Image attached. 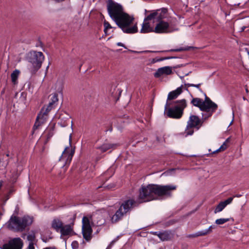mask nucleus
<instances>
[{"instance_id": "nucleus-47", "label": "nucleus", "mask_w": 249, "mask_h": 249, "mask_svg": "<svg viewBox=\"0 0 249 249\" xmlns=\"http://www.w3.org/2000/svg\"><path fill=\"white\" fill-rule=\"evenodd\" d=\"M108 130L110 131V132H111L112 131V127L111 126L109 129H108Z\"/></svg>"}, {"instance_id": "nucleus-4", "label": "nucleus", "mask_w": 249, "mask_h": 249, "mask_svg": "<svg viewBox=\"0 0 249 249\" xmlns=\"http://www.w3.org/2000/svg\"><path fill=\"white\" fill-rule=\"evenodd\" d=\"M170 105V103L168 104L167 102L164 107V111L166 112L168 117L174 119L180 118L184 108L187 107L186 100L184 99L177 100L174 102V105L172 107L168 108Z\"/></svg>"}, {"instance_id": "nucleus-9", "label": "nucleus", "mask_w": 249, "mask_h": 249, "mask_svg": "<svg viewBox=\"0 0 249 249\" xmlns=\"http://www.w3.org/2000/svg\"><path fill=\"white\" fill-rule=\"evenodd\" d=\"M91 216H84L82 219V233L84 238L88 242L92 238V230L90 222Z\"/></svg>"}, {"instance_id": "nucleus-7", "label": "nucleus", "mask_w": 249, "mask_h": 249, "mask_svg": "<svg viewBox=\"0 0 249 249\" xmlns=\"http://www.w3.org/2000/svg\"><path fill=\"white\" fill-rule=\"evenodd\" d=\"M191 103L193 106L198 107L202 111L209 112L212 109V111L214 112L217 108V105L206 94L204 100L199 98H193Z\"/></svg>"}, {"instance_id": "nucleus-15", "label": "nucleus", "mask_w": 249, "mask_h": 249, "mask_svg": "<svg viewBox=\"0 0 249 249\" xmlns=\"http://www.w3.org/2000/svg\"><path fill=\"white\" fill-rule=\"evenodd\" d=\"M51 96V101L49 103L45 111L44 112V114H48V112L51 111L52 108L54 107L55 104L58 102V94L56 93H54L50 95Z\"/></svg>"}, {"instance_id": "nucleus-42", "label": "nucleus", "mask_w": 249, "mask_h": 249, "mask_svg": "<svg viewBox=\"0 0 249 249\" xmlns=\"http://www.w3.org/2000/svg\"><path fill=\"white\" fill-rule=\"evenodd\" d=\"M117 45L118 46L123 47L125 49H126V47L125 46V45L124 44H123L122 43H121V42H118L117 43Z\"/></svg>"}, {"instance_id": "nucleus-8", "label": "nucleus", "mask_w": 249, "mask_h": 249, "mask_svg": "<svg viewBox=\"0 0 249 249\" xmlns=\"http://www.w3.org/2000/svg\"><path fill=\"white\" fill-rule=\"evenodd\" d=\"M202 125L203 121L201 119L196 115H191L187 121V126L185 130L186 135H193L194 132L193 128H196L197 130H198Z\"/></svg>"}, {"instance_id": "nucleus-25", "label": "nucleus", "mask_w": 249, "mask_h": 249, "mask_svg": "<svg viewBox=\"0 0 249 249\" xmlns=\"http://www.w3.org/2000/svg\"><path fill=\"white\" fill-rule=\"evenodd\" d=\"M118 145V144L104 143L97 148L100 149L102 152H105L111 148H116Z\"/></svg>"}, {"instance_id": "nucleus-26", "label": "nucleus", "mask_w": 249, "mask_h": 249, "mask_svg": "<svg viewBox=\"0 0 249 249\" xmlns=\"http://www.w3.org/2000/svg\"><path fill=\"white\" fill-rule=\"evenodd\" d=\"M20 71L18 70H14L11 74L12 82L13 84H16L19 76Z\"/></svg>"}, {"instance_id": "nucleus-3", "label": "nucleus", "mask_w": 249, "mask_h": 249, "mask_svg": "<svg viewBox=\"0 0 249 249\" xmlns=\"http://www.w3.org/2000/svg\"><path fill=\"white\" fill-rule=\"evenodd\" d=\"M33 222V218L28 215L20 217L12 215L6 223L7 227L15 232H22L27 226L31 225Z\"/></svg>"}, {"instance_id": "nucleus-37", "label": "nucleus", "mask_w": 249, "mask_h": 249, "mask_svg": "<svg viewBox=\"0 0 249 249\" xmlns=\"http://www.w3.org/2000/svg\"><path fill=\"white\" fill-rule=\"evenodd\" d=\"M106 222L105 219L104 218H102L101 219H100L99 221H98L96 222V224L98 226H101L103 224H104Z\"/></svg>"}, {"instance_id": "nucleus-18", "label": "nucleus", "mask_w": 249, "mask_h": 249, "mask_svg": "<svg viewBox=\"0 0 249 249\" xmlns=\"http://www.w3.org/2000/svg\"><path fill=\"white\" fill-rule=\"evenodd\" d=\"M172 73V70L171 67L166 66L158 69L157 71L154 73V76L158 78L164 74L170 75Z\"/></svg>"}, {"instance_id": "nucleus-2", "label": "nucleus", "mask_w": 249, "mask_h": 249, "mask_svg": "<svg viewBox=\"0 0 249 249\" xmlns=\"http://www.w3.org/2000/svg\"><path fill=\"white\" fill-rule=\"evenodd\" d=\"M175 185H160L151 184L142 186L139 190L138 198L141 202H145L158 199L159 197H170L172 192L177 189Z\"/></svg>"}, {"instance_id": "nucleus-31", "label": "nucleus", "mask_w": 249, "mask_h": 249, "mask_svg": "<svg viewBox=\"0 0 249 249\" xmlns=\"http://www.w3.org/2000/svg\"><path fill=\"white\" fill-rule=\"evenodd\" d=\"M27 238L28 240L30 241V243H34L36 239L35 234L34 233L29 234L27 235Z\"/></svg>"}, {"instance_id": "nucleus-46", "label": "nucleus", "mask_w": 249, "mask_h": 249, "mask_svg": "<svg viewBox=\"0 0 249 249\" xmlns=\"http://www.w3.org/2000/svg\"><path fill=\"white\" fill-rule=\"evenodd\" d=\"M241 196H242V195L238 194V195H235V196H234V197H241Z\"/></svg>"}, {"instance_id": "nucleus-51", "label": "nucleus", "mask_w": 249, "mask_h": 249, "mask_svg": "<svg viewBox=\"0 0 249 249\" xmlns=\"http://www.w3.org/2000/svg\"><path fill=\"white\" fill-rule=\"evenodd\" d=\"M186 89V90H188V89H187V88H186V89Z\"/></svg>"}, {"instance_id": "nucleus-21", "label": "nucleus", "mask_w": 249, "mask_h": 249, "mask_svg": "<svg viewBox=\"0 0 249 249\" xmlns=\"http://www.w3.org/2000/svg\"><path fill=\"white\" fill-rule=\"evenodd\" d=\"M173 234L171 231H165L160 232L158 235L159 238L162 241H168L172 239Z\"/></svg>"}, {"instance_id": "nucleus-27", "label": "nucleus", "mask_w": 249, "mask_h": 249, "mask_svg": "<svg viewBox=\"0 0 249 249\" xmlns=\"http://www.w3.org/2000/svg\"><path fill=\"white\" fill-rule=\"evenodd\" d=\"M229 138H228L226 141L221 145V146L217 150L213 151L212 153L210 154V155H213V154L217 153L219 151H223L226 149L228 146L226 144V142L229 141Z\"/></svg>"}, {"instance_id": "nucleus-48", "label": "nucleus", "mask_w": 249, "mask_h": 249, "mask_svg": "<svg viewBox=\"0 0 249 249\" xmlns=\"http://www.w3.org/2000/svg\"><path fill=\"white\" fill-rule=\"evenodd\" d=\"M6 156L7 157H9V154L8 153L6 154Z\"/></svg>"}, {"instance_id": "nucleus-20", "label": "nucleus", "mask_w": 249, "mask_h": 249, "mask_svg": "<svg viewBox=\"0 0 249 249\" xmlns=\"http://www.w3.org/2000/svg\"><path fill=\"white\" fill-rule=\"evenodd\" d=\"M149 20L144 19V22L142 23V29H141L140 32L141 33H148L150 32H154V28L151 27L149 22L147 21Z\"/></svg>"}, {"instance_id": "nucleus-17", "label": "nucleus", "mask_w": 249, "mask_h": 249, "mask_svg": "<svg viewBox=\"0 0 249 249\" xmlns=\"http://www.w3.org/2000/svg\"><path fill=\"white\" fill-rule=\"evenodd\" d=\"M233 197H230L224 201L220 202L215 207L214 213H216L221 212L227 205L230 204L232 201Z\"/></svg>"}, {"instance_id": "nucleus-10", "label": "nucleus", "mask_w": 249, "mask_h": 249, "mask_svg": "<svg viewBox=\"0 0 249 249\" xmlns=\"http://www.w3.org/2000/svg\"><path fill=\"white\" fill-rule=\"evenodd\" d=\"M167 17V9L165 8L157 9L151 11L150 14L145 18V20H153V22L156 20L157 22L159 21H164L163 19Z\"/></svg>"}, {"instance_id": "nucleus-11", "label": "nucleus", "mask_w": 249, "mask_h": 249, "mask_svg": "<svg viewBox=\"0 0 249 249\" xmlns=\"http://www.w3.org/2000/svg\"><path fill=\"white\" fill-rule=\"evenodd\" d=\"M175 30H178V29H173L168 22L164 21L158 22L154 28V32L158 34L169 33Z\"/></svg>"}, {"instance_id": "nucleus-13", "label": "nucleus", "mask_w": 249, "mask_h": 249, "mask_svg": "<svg viewBox=\"0 0 249 249\" xmlns=\"http://www.w3.org/2000/svg\"><path fill=\"white\" fill-rule=\"evenodd\" d=\"M22 240L19 237L10 240L8 244H4L2 249H22Z\"/></svg>"}, {"instance_id": "nucleus-49", "label": "nucleus", "mask_w": 249, "mask_h": 249, "mask_svg": "<svg viewBox=\"0 0 249 249\" xmlns=\"http://www.w3.org/2000/svg\"><path fill=\"white\" fill-rule=\"evenodd\" d=\"M71 127H72V121H71Z\"/></svg>"}, {"instance_id": "nucleus-35", "label": "nucleus", "mask_w": 249, "mask_h": 249, "mask_svg": "<svg viewBox=\"0 0 249 249\" xmlns=\"http://www.w3.org/2000/svg\"><path fill=\"white\" fill-rule=\"evenodd\" d=\"M115 185L114 183H112V184H110L108 185H106L105 183H104L103 184L102 187H104V188H107L108 189H112V188H113L114 187H115Z\"/></svg>"}, {"instance_id": "nucleus-43", "label": "nucleus", "mask_w": 249, "mask_h": 249, "mask_svg": "<svg viewBox=\"0 0 249 249\" xmlns=\"http://www.w3.org/2000/svg\"><path fill=\"white\" fill-rule=\"evenodd\" d=\"M246 28V26H243V27H241V30H240V31H241V32H243V31H244V30L245 29V28Z\"/></svg>"}, {"instance_id": "nucleus-28", "label": "nucleus", "mask_w": 249, "mask_h": 249, "mask_svg": "<svg viewBox=\"0 0 249 249\" xmlns=\"http://www.w3.org/2000/svg\"><path fill=\"white\" fill-rule=\"evenodd\" d=\"M206 114L202 113V118L201 119L202 121H203V123L204 121H205L208 118L211 117L213 113V112L212 109L209 112H206Z\"/></svg>"}, {"instance_id": "nucleus-45", "label": "nucleus", "mask_w": 249, "mask_h": 249, "mask_svg": "<svg viewBox=\"0 0 249 249\" xmlns=\"http://www.w3.org/2000/svg\"><path fill=\"white\" fill-rule=\"evenodd\" d=\"M159 232H160L156 231V232H154L153 233V234H154V235H157V236H158V235H159Z\"/></svg>"}, {"instance_id": "nucleus-12", "label": "nucleus", "mask_w": 249, "mask_h": 249, "mask_svg": "<svg viewBox=\"0 0 249 249\" xmlns=\"http://www.w3.org/2000/svg\"><path fill=\"white\" fill-rule=\"evenodd\" d=\"M69 150L70 149L68 147H66L59 159V161L60 162H63L65 163L63 166L69 165L71 161L74 153V149L72 150L71 149L70 152Z\"/></svg>"}, {"instance_id": "nucleus-16", "label": "nucleus", "mask_w": 249, "mask_h": 249, "mask_svg": "<svg viewBox=\"0 0 249 249\" xmlns=\"http://www.w3.org/2000/svg\"><path fill=\"white\" fill-rule=\"evenodd\" d=\"M47 116V114H44V112L43 113H40L37 115L36 119V121L33 126L34 131L37 129L39 126L44 123L45 120L46 119Z\"/></svg>"}, {"instance_id": "nucleus-36", "label": "nucleus", "mask_w": 249, "mask_h": 249, "mask_svg": "<svg viewBox=\"0 0 249 249\" xmlns=\"http://www.w3.org/2000/svg\"><path fill=\"white\" fill-rule=\"evenodd\" d=\"M79 244L77 241H74L71 243V247L73 249H77L78 248Z\"/></svg>"}, {"instance_id": "nucleus-30", "label": "nucleus", "mask_w": 249, "mask_h": 249, "mask_svg": "<svg viewBox=\"0 0 249 249\" xmlns=\"http://www.w3.org/2000/svg\"><path fill=\"white\" fill-rule=\"evenodd\" d=\"M176 58V57H173V56H169V57H162V58H155L153 59L152 62L156 63V62L161 61H162L164 60L169 59H172V58Z\"/></svg>"}, {"instance_id": "nucleus-23", "label": "nucleus", "mask_w": 249, "mask_h": 249, "mask_svg": "<svg viewBox=\"0 0 249 249\" xmlns=\"http://www.w3.org/2000/svg\"><path fill=\"white\" fill-rule=\"evenodd\" d=\"M213 226H211L208 229L204 231H199L195 234L189 235V237H196L199 236H204L211 233L212 231V229L213 228Z\"/></svg>"}, {"instance_id": "nucleus-5", "label": "nucleus", "mask_w": 249, "mask_h": 249, "mask_svg": "<svg viewBox=\"0 0 249 249\" xmlns=\"http://www.w3.org/2000/svg\"><path fill=\"white\" fill-rule=\"evenodd\" d=\"M139 203L133 199L124 201L121 204L118 210L112 216L111 221L116 223L123 218L124 215L129 213L134 208L138 207Z\"/></svg>"}, {"instance_id": "nucleus-33", "label": "nucleus", "mask_w": 249, "mask_h": 249, "mask_svg": "<svg viewBox=\"0 0 249 249\" xmlns=\"http://www.w3.org/2000/svg\"><path fill=\"white\" fill-rule=\"evenodd\" d=\"M104 26L105 27L104 32H105V33H107V31L108 29H111L112 28V26L110 25V24L109 23V22L106 20L104 22Z\"/></svg>"}, {"instance_id": "nucleus-50", "label": "nucleus", "mask_w": 249, "mask_h": 249, "mask_svg": "<svg viewBox=\"0 0 249 249\" xmlns=\"http://www.w3.org/2000/svg\"><path fill=\"white\" fill-rule=\"evenodd\" d=\"M180 78H181V79H183V78H184V76H180Z\"/></svg>"}, {"instance_id": "nucleus-41", "label": "nucleus", "mask_w": 249, "mask_h": 249, "mask_svg": "<svg viewBox=\"0 0 249 249\" xmlns=\"http://www.w3.org/2000/svg\"><path fill=\"white\" fill-rule=\"evenodd\" d=\"M59 124H60V125L62 127H65L68 125V124L67 122H64L63 124L62 123H59Z\"/></svg>"}, {"instance_id": "nucleus-1", "label": "nucleus", "mask_w": 249, "mask_h": 249, "mask_svg": "<svg viewBox=\"0 0 249 249\" xmlns=\"http://www.w3.org/2000/svg\"><path fill=\"white\" fill-rule=\"evenodd\" d=\"M107 10L110 17L124 33L134 34L138 32L136 23L131 26L134 18L124 12L123 7L120 4L109 0L107 3Z\"/></svg>"}, {"instance_id": "nucleus-34", "label": "nucleus", "mask_w": 249, "mask_h": 249, "mask_svg": "<svg viewBox=\"0 0 249 249\" xmlns=\"http://www.w3.org/2000/svg\"><path fill=\"white\" fill-rule=\"evenodd\" d=\"M110 92L111 96L113 97H115L116 94L120 93L118 89H117L115 87H113V89L112 88L111 89Z\"/></svg>"}, {"instance_id": "nucleus-24", "label": "nucleus", "mask_w": 249, "mask_h": 249, "mask_svg": "<svg viewBox=\"0 0 249 249\" xmlns=\"http://www.w3.org/2000/svg\"><path fill=\"white\" fill-rule=\"evenodd\" d=\"M195 48L194 47L192 46H186L184 47H180L178 49H171L169 51H161L160 52H182V51H190L191 50H193ZM150 52H153V53H158L157 51H149Z\"/></svg>"}, {"instance_id": "nucleus-6", "label": "nucleus", "mask_w": 249, "mask_h": 249, "mask_svg": "<svg viewBox=\"0 0 249 249\" xmlns=\"http://www.w3.org/2000/svg\"><path fill=\"white\" fill-rule=\"evenodd\" d=\"M44 58V55L41 52L32 51L27 53V60L31 64L29 70L32 74H35L41 67Z\"/></svg>"}, {"instance_id": "nucleus-38", "label": "nucleus", "mask_w": 249, "mask_h": 249, "mask_svg": "<svg viewBox=\"0 0 249 249\" xmlns=\"http://www.w3.org/2000/svg\"><path fill=\"white\" fill-rule=\"evenodd\" d=\"M53 130H54V128L52 127L51 131H50V132H49V133H48V134L47 135V139L48 140L50 139L53 135Z\"/></svg>"}, {"instance_id": "nucleus-14", "label": "nucleus", "mask_w": 249, "mask_h": 249, "mask_svg": "<svg viewBox=\"0 0 249 249\" xmlns=\"http://www.w3.org/2000/svg\"><path fill=\"white\" fill-rule=\"evenodd\" d=\"M73 222L70 224L63 225L59 232L61 233V236H71L73 232Z\"/></svg>"}, {"instance_id": "nucleus-40", "label": "nucleus", "mask_w": 249, "mask_h": 249, "mask_svg": "<svg viewBox=\"0 0 249 249\" xmlns=\"http://www.w3.org/2000/svg\"><path fill=\"white\" fill-rule=\"evenodd\" d=\"M115 242V241H112L110 244L107 247L106 249H111L112 245H113L114 243Z\"/></svg>"}, {"instance_id": "nucleus-19", "label": "nucleus", "mask_w": 249, "mask_h": 249, "mask_svg": "<svg viewBox=\"0 0 249 249\" xmlns=\"http://www.w3.org/2000/svg\"><path fill=\"white\" fill-rule=\"evenodd\" d=\"M183 86L181 85L176 90H173L168 93L167 100H172L177 98L182 92Z\"/></svg>"}, {"instance_id": "nucleus-22", "label": "nucleus", "mask_w": 249, "mask_h": 249, "mask_svg": "<svg viewBox=\"0 0 249 249\" xmlns=\"http://www.w3.org/2000/svg\"><path fill=\"white\" fill-rule=\"evenodd\" d=\"M63 223L58 219H54L52 222V228L56 231L59 232L61 230Z\"/></svg>"}, {"instance_id": "nucleus-44", "label": "nucleus", "mask_w": 249, "mask_h": 249, "mask_svg": "<svg viewBox=\"0 0 249 249\" xmlns=\"http://www.w3.org/2000/svg\"><path fill=\"white\" fill-rule=\"evenodd\" d=\"M71 134H70V135L69 136V142H70V144H71Z\"/></svg>"}, {"instance_id": "nucleus-29", "label": "nucleus", "mask_w": 249, "mask_h": 249, "mask_svg": "<svg viewBox=\"0 0 249 249\" xmlns=\"http://www.w3.org/2000/svg\"><path fill=\"white\" fill-rule=\"evenodd\" d=\"M230 218H219L215 220V223L217 225H222L229 221Z\"/></svg>"}, {"instance_id": "nucleus-39", "label": "nucleus", "mask_w": 249, "mask_h": 249, "mask_svg": "<svg viewBox=\"0 0 249 249\" xmlns=\"http://www.w3.org/2000/svg\"><path fill=\"white\" fill-rule=\"evenodd\" d=\"M28 249H35V247L34 246V243H29V246L28 247Z\"/></svg>"}, {"instance_id": "nucleus-32", "label": "nucleus", "mask_w": 249, "mask_h": 249, "mask_svg": "<svg viewBox=\"0 0 249 249\" xmlns=\"http://www.w3.org/2000/svg\"><path fill=\"white\" fill-rule=\"evenodd\" d=\"M201 83L196 84V85L193 84H189V83H187V84L185 83L184 84L185 86H187L188 87H196V88H197L200 91H202L201 89L200 88V86H201Z\"/></svg>"}]
</instances>
